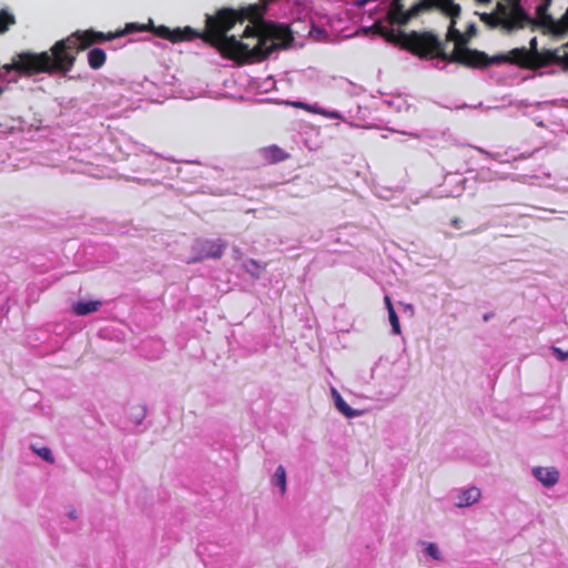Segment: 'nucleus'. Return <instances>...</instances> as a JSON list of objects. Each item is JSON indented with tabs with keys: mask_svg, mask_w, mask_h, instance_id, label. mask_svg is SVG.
<instances>
[{
	"mask_svg": "<svg viewBox=\"0 0 568 568\" xmlns=\"http://www.w3.org/2000/svg\"><path fill=\"white\" fill-rule=\"evenodd\" d=\"M265 8V4L255 3L239 9H217L213 14H206L205 27L202 31L196 30V38L214 48L223 59L231 60L237 65H245L248 40L244 38V32L240 38L229 36L227 32L245 21L253 24L254 20L264 17Z\"/></svg>",
	"mask_w": 568,
	"mask_h": 568,
	"instance_id": "obj_1",
	"label": "nucleus"
},
{
	"mask_svg": "<svg viewBox=\"0 0 568 568\" xmlns=\"http://www.w3.org/2000/svg\"><path fill=\"white\" fill-rule=\"evenodd\" d=\"M244 38L248 40L245 64L262 62L273 51L288 48L294 40L288 27L267 22L263 17L245 27Z\"/></svg>",
	"mask_w": 568,
	"mask_h": 568,
	"instance_id": "obj_2",
	"label": "nucleus"
},
{
	"mask_svg": "<svg viewBox=\"0 0 568 568\" xmlns=\"http://www.w3.org/2000/svg\"><path fill=\"white\" fill-rule=\"evenodd\" d=\"M20 74L34 75L40 73L67 74L74 67V57L64 51V43L58 40L47 51L34 53L23 51L18 53Z\"/></svg>",
	"mask_w": 568,
	"mask_h": 568,
	"instance_id": "obj_3",
	"label": "nucleus"
},
{
	"mask_svg": "<svg viewBox=\"0 0 568 568\" xmlns=\"http://www.w3.org/2000/svg\"><path fill=\"white\" fill-rule=\"evenodd\" d=\"M521 0L498 2L490 13H480L479 19L490 29L501 28L508 32L524 29L531 23V18L520 4Z\"/></svg>",
	"mask_w": 568,
	"mask_h": 568,
	"instance_id": "obj_4",
	"label": "nucleus"
},
{
	"mask_svg": "<svg viewBox=\"0 0 568 568\" xmlns=\"http://www.w3.org/2000/svg\"><path fill=\"white\" fill-rule=\"evenodd\" d=\"M399 45L422 59L439 58L445 61L447 54L443 42L430 31L403 32Z\"/></svg>",
	"mask_w": 568,
	"mask_h": 568,
	"instance_id": "obj_5",
	"label": "nucleus"
},
{
	"mask_svg": "<svg viewBox=\"0 0 568 568\" xmlns=\"http://www.w3.org/2000/svg\"><path fill=\"white\" fill-rule=\"evenodd\" d=\"M124 32H101L94 31L92 29L84 31H75L60 41L64 43V51L68 54L74 57V62L77 61V55L80 51H83L90 48L92 44L102 43L105 41H111L113 39L123 37Z\"/></svg>",
	"mask_w": 568,
	"mask_h": 568,
	"instance_id": "obj_6",
	"label": "nucleus"
},
{
	"mask_svg": "<svg viewBox=\"0 0 568 568\" xmlns=\"http://www.w3.org/2000/svg\"><path fill=\"white\" fill-rule=\"evenodd\" d=\"M445 61L449 63H458L467 68L481 69L494 64V57H488L483 51L464 45L463 48H454L450 53L445 55Z\"/></svg>",
	"mask_w": 568,
	"mask_h": 568,
	"instance_id": "obj_7",
	"label": "nucleus"
},
{
	"mask_svg": "<svg viewBox=\"0 0 568 568\" xmlns=\"http://www.w3.org/2000/svg\"><path fill=\"white\" fill-rule=\"evenodd\" d=\"M439 9L449 18H458L460 14V6L453 0H419L410 7V16L417 17L422 12Z\"/></svg>",
	"mask_w": 568,
	"mask_h": 568,
	"instance_id": "obj_8",
	"label": "nucleus"
},
{
	"mask_svg": "<svg viewBox=\"0 0 568 568\" xmlns=\"http://www.w3.org/2000/svg\"><path fill=\"white\" fill-rule=\"evenodd\" d=\"M225 248H226V243L222 240H216V241L206 240V241L199 242L197 246H196L197 255L187 260L186 263L192 264V263L201 262L206 258L219 260L223 256Z\"/></svg>",
	"mask_w": 568,
	"mask_h": 568,
	"instance_id": "obj_9",
	"label": "nucleus"
},
{
	"mask_svg": "<svg viewBox=\"0 0 568 568\" xmlns=\"http://www.w3.org/2000/svg\"><path fill=\"white\" fill-rule=\"evenodd\" d=\"M153 33L172 43L192 41L196 39V30L191 27L170 29L165 26L152 27Z\"/></svg>",
	"mask_w": 568,
	"mask_h": 568,
	"instance_id": "obj_10",
	"label": "nucleus"
},
{
	"mask_svg": "<svg viewBox=\"0 0 568 568\" xmlns=\"http://www.w3.org/2000/svg\"><path fill=\"white\" fill-rule=\"evenodd\" d=\"M564 52L560 53V49L545 50L541 52L535 51L532 55L534 69L544 68L550 64H568V42L562 47Z\"/></svg>",
	"mask_w": 568,
	"mask_h": 568,
	"instance_id": "obj_11",
	"label": "nucleus"
},
{
	"mask_svg": "<svg viewBox=\"0 0 568 568\" xmlns=\"http://www.w3.org/2000/svg\"><path fill=\"white\" fill-rule=\"evenodd\" d=\"M532 55L534 53H530L526 48H516L509 51L508 54L494 55V64L508 62L523 68L534 69Z\"/></svg>",
	"mask_w": 568,
	"mask_h": 568,
	"instance_id": "obj_12",
	"label": "nucleus"
},
{
	"mask_svg": "<svg viewBox=\"0 0 568 568\" xmlns=\"http://www.w3.org/2000/svg\"><path fill=\"white\" fill-rule=\"evenodd\" d=\"M413 18L414 16H410V8L406 11L404 10L403 1L398 0L397 4L395 6V0H392L389 10L386 14V20L390 26H405Z\"/></svg>",
	"mask_w": 568,
	"mask_h": 568,
	"instance_id": "obj_13",
	"label": "nucleus"
},
{
	"mask_svg": "<svg viewBox=\"0 0 568 568\" xmlns=\"http://www.w3.org/2000/svg\"><path fill=\"white\" fill-rule=\"evenodd\" d=\"M552 0H541V3L536 8V14L540 20L541 24L546 27H551L555 32H560L565 30L562 28V23L559 21H555L552 17L548 13V9L551 6Z\"/></svg>",
	"mask_w": 568,
	"mask_h": 568,
	"instance_id": "obj_14",
	"label": "nucleus"
},
{
	"mask_svg": "<svg viewBox=\"0 0 568 568\" xmlns=\"http://www.w3.org/2000/svg\"><path fill=\"white\" fill-rule=\"evenodd\" d=\"M260 154L263 161L267 164L280 163L290 158L287 152L275 144L261 149Z\"/></svg>",
	"mask_w": 568,
	"mask_h": 568,
	"instance_id": "obj_15",
	"label": "nucleus"
},
{
	"mask_svg": "<svg viewBox=\"0 0 568 568\" xmlns=\"http://www.w3.org/2000/svg\"><path fill=\"white\" fill-rule=\"evenodd\" d=\"M532 474L546 487H551L559 480V471L555 467H535Z\"/></svg>",
	"mask_w": 568,
	"mask_h": 568,
	"instance_id": "obj_16",
	"label": "nucleus"
},
{
	"mask_svg": "<svg viewBox=\"0 0 568 568\" xmlns=\"http://www.w3.org/2000/svg\"><path fill=\"white\" fill-rule=\"evenodd\" d=\"M368 31H372L375 34L381 36L387 42L393 44H399L402 39L403 31L395 32L394 29L385 27L382 21H376Z\"/></svg>",
	"mask_w": 568,
	"mask_h": 568,
	"instance_id": "obj_17",
	"label": "nucleus"
},
{
	"mask_svg": "<svg viewBox=\"0 0 568 568\" xmlns=\"http://www.w3.org/2000/svg\"><path fill=\"white\" fill-rule=\"evenodd\" d=\"M480 496H481V493H480L479 488L470 487V488L462 491L457 496L456 506L460 507V508L470 506V505L475 504L476 501H478Z\"/></svg>",
	"mask_w": 568,
	"mask_h": 568,
	"instance_id": "obj_18",
	"label": "nucleus"
},
{
	"mask_svg": "<svg viewBox=\"0 0 568 568\" xmlns=\"http://www.w3.org/2000/svg\"><path fill=\"white\" fill-rule=\"evenodd\" d=\"M101 305V301H80L72 305V312L78 316H84L97 312Z\"/></svg>",
	"mask_w": 568,
	"mask_h": 568,
	"instance_id": "obj_19",
	"label": "nucleus"
},
{
	"mask_svg": "<svg viewBox=\"0 0 568 568\" xmlns=\"http://www.w3.org/2000/svg\"><path fill=\"white\" fill-rule=\"evenodd\" d=\"M106 62V53L100 48H93L88 52V63L91 69L99 70Z\"/></svg>",
	"mask_w": 568,
	"mask_h": 568,
	"instance_id": "obj_20",
	"label": "nucleus"
},
{
	"mask_svg": "<svg viewBox=\"0 0 568 568\" xmlns=\"http://www.w3.org/2000/svg\"><path fill=\"white\" fill-rule=\"evenodd\" d=\"M446 39L447 41L455 42L454 48H463L467 44L466 37L458 29H456V18H450V24L446 34Z\"/></svg>",
	"mask_w": 568,
	"mask_h": 568,
	"instance_id": "obj_21",
	"label": "nucleus"
},
{
	"mask_svg": "<svg viewBox=\"0 0 568 568\" xmlns=\"http://www.w3.org/2000/svg\"><path fill=\"white\" fill-rule=\"evenodd\" d=\"M17 23V19L8 9L0 10V34L9 31V29Z\"/></svg>",
	"mask_w": 568,
	"mask_h": 568,
	"instance_id": "obj_22",
	"label": "nucleus"
},
{
	"mask_svg": "<svg viewBox=\"0 0 568 568\" xmlns=\"http://www.w3.org/2000/svg\"><path fill=\"white\" fill-rule=\"evenodd\" d=\"M273 484L278 486L281 488V494L284 495L286 491V471L283 466H278L274 477H273Z\"/></svg>",
	"mask_w": 568,
	"mask_h": 568,
	"instance_id": "obj_23",
	"label": "nucleus"
},
{
	"mask_svg": "<svg viewBox=\"0 0 568 568\" xmlns=\"http://www.w3.org/2000/svg\"><path fill=\"white\" fill-rule=\"evenodd\" d=\"M266 267V264L264 265H261L260 262H257L256 260H248L245 264H244V268L247 273H250L253 277L255 278H258L260 277V272L262 270H265Z\"/></svg>",
	"mask_w": 568,
	"mask_h": 568,
	"instance_id": "obj_24",
	"label": "nucleus"
},
{
	"mask_svg": "<svg viewBox=\"0 0 568 568\" xmlns=\"http://www.w3.org/2000/svg\"><path fill=\"white\" fill-rule=\"evenodd\" d=\"M336 394V407L342 412L346 417H354L356 415V412L353 410L341 397L339 394L334 392Z\"/></svg>",
	"mask_w": 568,
	"mask_h": 568,
	"instance_id": "obj_25",
	"label": "nucleus"
},
{
	"mask_svg": "<svg viewBox=\"0 0 568 568\" xmlns=\"http://www.w3.org/2000/svg\"><path fill=\"white\" fill-rule=\"evenodd\" d=\"M32 449L33 452L39 456L41 457L42 459H44L45 462L50 463V464H53L54 463V457L50 450V448L48 447H40V448H37L34 446H32Z\"/></svg>",
	"mask_w": 568,
	"mask_h": 568,
	"instance_id": "obj_26",
	"label": "nucleus"
},
{
	"mask_svg": "<svg viewBox=\"0 0 568 568\" xmlns=\"http://www.w3.org/2000/svg\"><path fill=\"white\" fill-rule=\"evenodd\" d=\"M388 318H389V323H390L393 333L396 335H399L402 332L400 324H399V318H398L395 310H392L390 313H388Z\"/></svg>",
	"mask_w": 568,
	"mask_h": 568,
	"instance_id": "obj_27",
	"label": "nucleus"
},
{
	"mask_svg": "<svg viewBox=\"0 0 568 568\" xmlns=\"http://www.w3.org/2000/svg\"><path fill=\"white\" fill-rule=\"evenodd\" d=\"M2 69L7 72L16 71L20 74L18 53L12 58L11 63L4 64Z\"/></svg>",
	"mask_w": 568,
	"mask_h": 568,
	"instance_id": "obj_28",
	"label": "nucleus"
},
{
	"mask_svg": "<svg viewBox=\"0 0 568 568\" xmlns=\"http://www.w3.org/2000/svg\"><path fill=\"white\" fill-rule=\"evenodd\" d=\"M426 554L428 556H430L432 558H434L435 560H439L440 559V554H439V550L437 548V546L435 544H428L427 547H426Z\"/></svg>",
	"mask_w": 568,
	"mask_h": 568,
	"instance_id": "obj_29",
	"label": "nucleus"
},
{
	"mask_svg": "<svg viewBox=\"0 0 568 568\" xmlns=\"http://www.w3.org/2000/svg\"><path fill=\"white\" fill-rule=\"evenodd\" d=\"M146 30L144 26H138L136 23H128L123 30H119L118 32H124V36L134 31H143Z\"/></svg>",
	"mask_w": 568,
	"mask_h": 568,
	"instance_id": "obj_30",
	"label": "nucleus"
},
{
	"mask_svg": "<svg viewBox=\"0 0 568 568\" xmlns=\"http://www.w3.org/2000/svg\"><path fill=\"white\" fill-rule=\"evenodd\" d=\"M551 352L557 356L559 361H566L568 358V351L564 352L557 346H551Z\"/></svg>",
	"mask_w": 568,
	"mask_h": 568,
	"instance_id": "obj_31",
	"label": "nucleus"
},
{
	"mask_svg": "<svg viewBox=\"0 0 568 568\" xmlns=\"http://www.w3.org/2000/svg\"><path fill=\"white\" fill-rule=\"evenodd\" d=\"M384 302H385V305H386V308H387V312L390 313L392 310H394V306L392 304V301H390V297L389 296H385L384 297Z\"/></svg>",
	"mask_w": 568,
	"mask_h": 568,
	"instance_id": "obj_32",
	"label": "nucleus"
},
{
	"mask_svg": "<svg viewBox=\"0 0 568 568\" xmlns=\"http://www.w3.org/2000/svg\"><path fill=\"white\" fill-rule=\"evenodd\" d=\"M462 224H463V221H462L459 217H454V219L452 220V225H453L455 229H457V230H459V229L462 227Z\"/></svg>",
	"mask_w": 568,
	"mask_h": 568,
	"instance_id": "obj_33",
	"label": "nucleus"
},
{
	"mask_svg": "<svg viewBox=\"0 0 568 568\" xmlns=\"http://www.w3.org/2000/svg\"><path fill=\"white\" fill-rule=\"evenodd\" d=\"M536 45H537V39L532 38L530 40V47H531L530 53H534L535 51H537Z\"/></svg>",
	"mask_w": 568,
	"mask_h": 568,
	"instance_id": "obj_34",
	"label": "nucleus"
},
{
	"mask_svg": "<svg viewBox=\"0 0 568 568\" xmlns=\"http://www.w3.org/2000/svg\"><path fill=\"white\" fill-rule=\"evenodd\" d=\"M562 21L568 26V9L566 10V12L562 16Z\"/></svg>",
	"mask_w": 568,
	"mask_h": 568,
	"instance_id": "obj_35",
	"label": "nucleus"
},
{
	"mask_svg": "<svg viewBox=\"0 0 568 568\" xmlns=\"http://www.w3.org/2000/svg\"><path fill=\"white\" fill-rule=\"evenodd\" d=\"M293 105H295L297 108H303V109L306 106L303 102H295V103H293Z\"/></svg>",
	"mask_w": 568,
	"mask_h": 568,
	"instance_id": "obj_36",
	"label": "nucleus"
},
{
	"mask_svg": "<svg viewBox=\"0 0 568 568\" xmlns=\"http://www.w3.org/2000/svg\"><path fill=\"white\" fill-rule=\"evenodd\" d=\"M490 317H491V314H485L484 315V321H488Z\"/></svg>",
	"mask_w": 568,
	"mask_h": 568,
	"instance_id": "obj_37",
	"label": "nucleus"
},
{
	"mask_svg": "<svg viewBox=\"0 0 568 568\" xmlns=\"http://www.w3.org/2000/svg\"><path fill=\"white\" fill-rule=\"evenodd\" d=\"M479 3H488L490 0H477Z\"/></svg>",
	"mask_w": 568,
	"mask_h": 568,
	"instance_id": "obj_38",
	"label": "nucleus"
},
{
	"mask_svg": "<svg viewBox=\"0 0 568 568\" xmlns=\"http://www.w3.org/2000/svg\"><path fill=\"white\" fill-rule=\"evenodd\" d=\"M560 22L562 23V28L568 29V26L562 21V18L560 19Z\"/></svg>",
	"mask_w": 568,
	"mask_h": 568,
	"instance_id": "obj_39",
	"label": "nucleus"
},
{
	"mask_svg": "<svg viewBox=\"0 0 568 568\" xmlns=\"http://www.w3.org/2000/svg\"><path fill=\"white\" fill-rule=\"evenodd\" d=\"M70 517H71V518H75V514H74V511H71V513H70Z\"/></svg>",
	"mask_w": 568,
	"mask_h": 568,
	"instance_id": "obj_40",
	"label": "nucleus"
},
{
	"mask_svg": "<svg viewBox=\"0 0 568 568\" xmlns=\"http://www.w3.org/2000/svg\"><path fill=\"white\" fill-rule=\"evenodd\" d=\"M469 31L470 32L475 31V26H470Z\"/></svg>",
	"mask_w": 568,
	"mask_h": 568,
	"instance_id": "obj_41",
	"label": "nucleus"
},
{
	"mask_svg": "<svg viewBox=\"0 0 568 568\" xmlns=\"http://www.w3.org/2000/svg\"><path fill=\"white\" fill-rule=\"evenodd\" d=\"M3 93V89L0 87V95Z\"/></svg>",
	"mask_w": 568,
	"mask_h": 568,
	"instance_id": "obj_42",
	"label": "nucleus"
}]
</instances>
